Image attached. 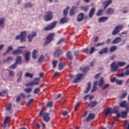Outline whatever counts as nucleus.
Returning <instances> with one entry per match:
<instances>
[{
    "instance_id": "f257e3e1",
    "label": "nucleus",
    "mask_w": 129,
    "mask_h": 129,
    "mask_svg": "<svg viewBox=\"0 0 129 129\" xmlns=\"http://www.w3.org/2000/svg\"><path fill=\"white\" fill-rule=\"evenodd\" d=\"M125 64H126L125 62L121 61H119L117 63V64H115V62L114 61L110 65L111 71L112 72H116L119 67H123Z\"/></svg>"
},
{
    "instance_id": "f03ea898",
    "label": "nucleus",
    "mask_w": 129,
    "mask_h": 129,
    "mask_svg": "<svg viewBox=\"0 0 129 129\" xmlns=\"http://www.w3.org/2000/svg\"><path fill=\"white\" fill-rule=\"evenodd\" d=\"M45 110V107H43L41 109V110L39 113L40 116H43V119L45 122H49L50 121V116L49 115V113H44V111Z\"/></svg>"
},
{
    "instance_id": "7ed1b4c3",
    "label": "nucleus",
    "mask_w": 129,
    "mask_h": 129,
    "mask_svg": "<svg viewBox=\"0 0 129 129\" xmlns=\"http://www.w3.org/2000/svg\"><path fill=\"white\" fill-rule=\"evenodd\" d=\"M43 18L45 22H49L53 19V13L51 11H47L45 13Z\"/></svg>"
},
{
    "instance_id": "20e7f679",
    "label": "nucleus",
    "mask_w": 129,
    "mask_h": 129,
    "mask_svg": "<svg viewBox=\"0 0 129 129\" xmlns=\"http://www.w3.org/2000/svg\"><path fill=\"white\" fill-rule=\"evenodd\" d=\"M26 36H27V31H23L20 35L16 37V39L20 40V39L21 42H25L26 41Z\"/></svg>"
},
{
    "instance_id": "39448f33",
    "label": "nucleus",
    "mask_w": 129,
    "mask_h": 129,
    "mask_svg": "<svg viewBox=\"0 0 129 129\" xmlns=\"http://www.w3.org/2000/svg\"><path fill=\"white\" fill-rule=\"evenodd\" d=\"M57 25V21H54L51 23L50 25L47 26L44 28V31H50V30H52Z\"/></svg>"
},
{
    "instance_id": "423d86ee",
    "label": "nucleus",
    "mask_w": 129,
    "mask_h": 129,
    "mask_svg": "<svg viewBox=\"0 0 129 129\" xmlns=\"http://www.w3.org/2000/svg\"><path fill=\"white\" fill-rule=\"evenodd\" d=\"M40 82V78H36L32 82L26 84V86H33V85H38Z\"/></svg>"
},
{
    "instance_id": "0eeeda50",
    "label": "nucleus",
    "mask_w": 129,
    "mask_h": 129,
    "mask_svg": "<svg viewBox=\"0 0 129 129\" xmlns=\"http://www.w3.org/2000/svg\"><path fill=\"white\" fill-rule=\"evenodd\" d=\"M122 29V26L121 25L117 26L115 27V29L113 31L112 35H113V36L117 35V34H118L119 32H120V31H121Z\"/></svg>"
},
{
    "instance_id": "6e6552de",
    "label": "nucleus",
    "mask_w": 129,
    "mask_h": 129,
    "mask_svg": "<svg viewBox=\"0 0 129 129\" xmlns=\"http://www.w3.org/2000/svg\"><path fill=\"white\" fill-rule=\"evenodd\" d=\"M53 38H54V34L51 33L49 34L46 38V40L44 43L45 45H46L47 44H49L52 40Z\"/></svg>"
},
{
    "instance_id": "1a4fd4ad",
    "label": "nucleus",
    "mask_w": 129,
    "mask_h": 129,
    "mask_svg": "<svg viewBox=\"0 0 129 129\" xmlns=\"http://www.w3.org/2000/svg\"><path fill=\"white\" fill-rule=\"evenodd\" d=\"M82 77H83V74H79L77 75L76 78L73 81L74 83H76L78 82L79 80H81V79H82Z\"/></svg>"
},
{
    "instance_id": "9d476101",
    "label": "nucleus",
    "mask_w": 129,
    "mask_h": 129,
    "mask_svg": "<svg viewBox=\"0 0 129 129\" xmlns=\"http://www.w3.org/2000/svg\"><path fill=\"white\" fill-rule=\"evenodd\" d=\"M11 119V117L10 116H7L5 117V121L4 122V125H3V127L4 128H6L7 127V124L9 123V120Z\"/></svg>"
},
{
    "instance_id": "9b49d317",
    "label": "nucleus",
    "mask_w": 129,
    "mask_h": 129,
    "mask_svg": "<svg viewBox=\"0 0 129 129\" xmlns=\"http://www.w3.org/2000/svg\"><path fill=\"white\" fill-rule=\"evenodd\" d=\"M126 111H124L121 112V117L122 118H125V117H126V116L127 115V113H128V107H126Z\"/></svg>"
},
{
    "instance_id": "f8f14e48",
    "label": "nucleus",
    "mask_w": 129,
    "mask_h": 129,
    "mask_svg": "<svg viewBox=\"0 0 129 129\" xmlns=\"http://www.w3.org/2000/svg\"><path fill=\"white\" fill-rule=\"evenodd\" d=\"M63 54V51L60 49L55 51L54 53V56L55 58H57L59 56V55Z\"/></svg>"
},
{
    "instance_id": "ddd939ff",
    "label": "nucleus",
    "mask_w": 129,
    "mask_h": 129,
    "mask_svg": "<svg viewBox=\"0 0 129 129\" xmlns=\"http://www.w3.org/2000/svg\"><path fill=\"white\" fill-rule=\"evenodd\" d=\"M36 36H37V32H33L32 34L29 35L28 37L29 42H32L33 38H34V37H36Z\"/></svg>"
},
{
    "instance_id": "4468645a",
    "label": "nucleus",
    "mask_w": 129,
    "mask_h": 129,
    "mask_svg": "<svg viewBox=\"0 0 129 129\" xmlns=\"http://www.w3.org/2000/svg\"><path fill=\"white\" fill-rule=\"evenodd\" d=\"M84 19V14L81 13L78 16V18H77L78 22H82Z\"/></svg>"
},
{
    "instance_id": "2eb2a0df",
    "label": "nucleus",
    "mask_w": 129,
    "mask_h": 129,
    "mask_svg": "<svg viewBox=\"0 0 129 129\" xmlns=\"http://www.w3.org/2000/svg\"><path fill=\"white\" fill-rule=\"evenodd\" d=\"M111 113H113V111H112L111 108H108L105 111V115L106 116L108 115V114H111Z\"/></svg>"
},
{
    "instance_id": "dca6fc26",
    "label": "nucleus",
    "mask_w": 129,
    "mask_h": 129,
    "mask_svg": "<svg viewBox=\"0 0 129 129\" xmlns=\"http://www.w3.org/2000/svg\"><path fill=\"white\" fill-rule=\"evenodd\" d=\"M112 3V1L111 0H109V1H107L105 2H103V4L105 5V6L104 7V10H105V9H106V8H107V7H108V6H109V5H110V4H111Z\"/></svg>"
},
{
    "instance_id": "f3484780",
    "label": "nucleus",
    "mask_w": 129,
    "mask_h": 129,
    "mask_svg": "<svg viewBox=\"0 0 129 129\" xmlns=\"http://www.w3.org/2000/svg\"><path fill=\"white\" fill-rule=\"evenodd\" d=\"M23 53V50L18 49L15 50L12 52L13 55H19V54H22Z\"/></svg>"
},
{
    "instance_id": "a211bd4d",
    "label": "nucleus",
    "mask_w": 129,
    "mask_h": 129,
    "mask_svg": "<svg viewBox=\"0 0 129 129\" xmlns=\"http://www.w3.org/2000/svg\"><path fill=\"white\" fill-rule=\"evenodd\" d=\"M120 42H121V38L120 37H118L116 38L114 40L112 41L113 44H117L119 43Z\"/></svg>"
},
{
    "instance_id": "6ab92c4d",
    "label": "nucleus",
    "mask_w": 129,
    "mask_h": 129,
    "mask_svg": "<svg viewBox=\"0 0 129 129\" xmlns=\"http://www.w3.org/2000/svg\"><path fill=\"white\" fill-rule=\"evenodd\" d=\"M16 64H22V57L19 56H17L16 57V62H15Z\"/></svg>"
},
{
    "instance_id": "aec40b11",
    "label": "nucleus",
    "mask_w": 129,
    "mask_h": 129,
    "mask_svg": "<svg viewBox=\"0 0 129 129\" xmlns=\"http://www.w3.org/2000/svg\"><path fill=\"white\" fill-rule=\"evenodd\" d=\"M108 51V48L106 47L101 50L99 51V54H100V55H102V54H105V53H107Z\"/></svg>"
},
{
    "instance_id": "412c9836",
    "label": "nucleus",
    "mask_w": 129,
    "mask_h": 129,
    "mask_svg": "<svg viewBox=\"0 0 129 129\" xmlns=\"http://www.w3.org/2000/svg\"><path fill=\"white\" fill-rule=\"evenodd\" d=\"M95 12V8H92L89 14V17L90 18H92L93 17V15H94Z\"/></svg>"
},
{
    "instance_id": "4be33fe9",
    "label": "nucleus",
    "mask_w": 129,
    "mask_h": 129,
    "mask_svg": "<svg viewBox=\"0 0 129 129\" xmlns=\"http://www.w3.org/2000/svg\"><path fill=\"white\" fill-rule=\"evenodd\" d=\"M80 70L82 71V72L86 73V72H88V71L89 70V67L88 66L85 68H81Z\"/></svg>"
},
{
    "instance_id": "5701e85b",
    "label": "nucleus",
    "mask_w": 129,
    "mask_h": 129,
    "mask_svg": "<svg viewBox=\"0 0 129 129\" xmlns=\"http://www.w3.org/2000/svg\"><path fill=\"white\" fill-rule=\"evenodd\" d=\"M5 27V18H0V28H4Z\"/></svg>"
},
{
    "instance_id": "b1692460",
    "label": "nucleus",
    "mask_w": 129,
    "mask_h": 129,
    "mask_svg": "<svg viewBox=\"0 0 129 129\" xmlns=\"http://www.w3.org/2000/svg\"><path fill=\"white\" fill-rule=\"evenodd\" d=\"M98 82V81H95L94 82V85L93 86V89L91 91V92H94V91H96V89H97V87H96V85H97V83Z\"/></svg>"
},
{
    "instance_id": "393cba45",
    "label": "nucleus",
    "mask_w": 129,
    "mask_h": 129,
    "mask_svg": "<svg viewBox=\"0 0 129 129\" xmlns=\"http://www.w3.org/2000/svg\"><path fill=\"white\" fill-rule=\"evenodd\" d=\"M93 118H94V114L91 113L86 118V120L87 121H89V120H91V119H93Z\"/></svg>"
},
{
    "instance_id": "a878e982",
    "label": "nucleus",
    "mask_w": 129,
    "mask_h": 129,
    "mask_svg": "<svg viewBox=\"0 0 129 129\" xmlns=\"http://www.w3.org/2000/svg\"><path fill=\"white\" fill-rule=\"evenodd\" d=\"M97 105V102L96 101H92L90 102L89 106L90 107H94L95 106H96Z\"/></svg>"
},
{
    "instance_id": "bb28decb",
    "label": "nucleus",
    "mask_w": 129,
    "mask_h": 129,
    "mask_svg": "<svg viewBox=\"0 0 129 129\" xmlns=\"http://www.w3.org/2000/svg\"><path fill=\"white\" fill-rule=\"evenodd\" d=\"M119 105H120V107H126V108L127 104H126V101H123L120 103Z\"/></svg>"
},
{
    "instance_id": "cd10ccee",
    "label": "nucleus",
    "mask_w": 129,
    "mask_h": 129,
    "mask_svg": "<svg viewBox=\"0 0 129 129\" xmlns=\"http://www.w3.org/2000/svg\"><path fill=\"white\" fill-rule=\"evenodd\" d=\"M12 50H13V46H9L7 50L5 53L3 54V55L4 56H6V55H7V54H8V53L10 52V51H12Z\"/></svg>"
},
{
    "instance_id": "c85d7f7f",
    "label": "nucleus",
    "mask_w": 129,
    "mask_h": 129,
    "mask_svg": "<svg viewBox=\"0 0 129 129\" xmlns=\"http://www.w3.org/2000/svg\"><path fill=\"white\" fill-rule=\"evenodd\" d=\"M127 95V92H126V91H124L122 93V95L120 96V98H121V99H123V98H125Z\"/></svg>"
},
{
    "instance_id": "c756f323",
    "label": "nucleus",
    "mask_w": 129,
    "mask_h": 129,
    "mask_svg": "<svg viewBox=\"0 0 129 129\" xmlns=\"http://www.w3.org/2000/svg\"><path fill=\"white\" fill-rule=\"evenodd\" d=\"M108 17H101L99 19V23H102L107 21Z\"/></svg>"
},
{
    "instance_id": "7c9ffc66",
    "label": "nucleus",
    "mask_w": 129,
    "mask_h": 129,
    "mask_svg": "<svg viewBox=\"0 0 129 129\" xmlns=\"http://www.w3.org/2000/svg\"><path fill=\"white\" fill-rule=\"evenodd\" d=\"M25 57L26 61L30 60V51L26 52Z\"/></svg>"
},
{
    "instance_id": "2f4dec72",
    "label": "nucleus",
    "mask_w": 129,
    "mask_h": 129,
    "mask_svg": "<svg viewBox=\"0 0 129 129\" xmlns=\"http://www.w3.org/2000/svg\"><path fill=\"white\" fill-rule=\"evenodd\" d=\"M114 11H113V9L112 8H109L107 10V14L108 15H112Z\"/></svg>"
},
{
    "instance_id": "473e14b6",
    "label": "nucleus",
    "mask_w": 129,
    "mask_h": 129,
    "mask_svg": "<svg viewBox=\"0 0 129 129\" xmlns=\"http://www.w3.org/2000/svg\"><path fill=\"white\" fill-rule=\"evenodd\" d=\"M67 56L69 59H70L71 60H72L73 58V56H72V53L70 51H68L67 53Z\"/></svg>"
},
{
    "instance_id": "72a5a7b5",
    "label": "nucleus",
    "mask_w": 129,
    "mask_h": 129,
    "mask_svg": "<svg viewBox=\"0 0 129 129\" xmlns=\"http://www.w3.org/2000/svg\"><path fill=\"white\" fill-rule=\"evenodd\" d=\"M104 82V80H103V78H101L99 81V87H102L103 86Z\"/></svg>"
},
{
    "instance_id": "f704fd0d",
    "label": "nucleus",
    "mask_w": 129,
    "mask_h": 129,
    "mask_svg": "<svg viewBox=\"0 0 129 129\" xmlns=\"http://www.w3.org/2000/svg\"><path fill=\"white\" fill-rule=\"evenodd\" d=\"M13 60H14V58H13L12 56H10L8 57L7 60L4 61V62H7V63H11V62H13Z\"/></svg>"
},
{
    "instance_id": "c9c22d12",
    "label": "nucleus",
    "mask_w": 129,
    "mask_h": 129,
    "mask_svg": "<svg viewBox=\"0 0 129 129\" xmlns=\"http://www.w3.org/2000/svg\"><path fill=\"white\" fill-rule=\"evenodd\" d=\"M38 53V50L35 49L33 51V58L34 59L37 58V53Z\"/></svg>"
},
{
    "instance_id": "e433bc0d",
    "label": "nucleus",
    "mask_w": 129,
    "mask_h": 129,
    "mask_svg": "<svg viewBox=\"0 0 129 129\" xmlns=\"http://www.w3.org/2000/svg\"><path fill=\"white\" fill-rule=\"evenodd\" d=\"M90 87H91V83L89 82L88 83V87H87V90L85 91V93H88V91H89V90H90Z\"/></svg>"
},
{
    "instance_id": "4c0bfd02",
    "label": "nucleus",
    "mask_w": 129,
    "mask_h": 129,
    "mask_svg": "<svg viewBox=\"0 0 129 129\" xmlns=\"http://www.w3.org/2000/svg\"><path fill=\"white\" fill-rule=\"evenodd\" d=\"M64 66H65V63L60 62L58 66L59 70H62L64 68Z\"/></svg>"
},
{
    "instance_id": "58836bf2",
    "label": "nucleus",
    "mask_w": 129,
    "mask_h": 129,
    "mask_svg": "<svg viewBox=\"0 0 129 129\" xmlns=\"http://www.w3.org/2000/svg\"><path fill=\"white\" fill-rule=\"evenodd\" d=\"M74 10H75V7H73L70 12V16H74V15H75Z\"/></svg>"
},
{
    "instance_id": "ea45409f",
    "label": "nucleus",
    "mask_w": 129,
    "mask_h": 129,
    "mask_svg": "<svg viewBox=\"0 0 129 129\" xmlns=\"http://www.w3.org/2000/svg\"><path fill=\"white\" fill-rule=\"evenodd\" d=\"M68 22V19L63 18L60 20L61 24H65V23H67Z\"/></svg>"
},
{
    "instance_id": "a19ab883",
    "label": "nucleus",
    "mask_w": 129,
    "mask_h": 129,
    "mask_svg": "<svg viewBox=\"0 0 129 129\" xmlns=\"http://www.w3.org/2000/svg\"><path fill=\"white\" fill-rule=\"evenodd\" d=\"M117 47L116 46H112L110 48V52H114L116 50Z\"/></svg>"
},
{
    "instance_id": "79ce46f5",
    "label": "nucleus",
    "mask_w": 129,
    "mask_h": 129,
    "mask_svg": "<svg viewBox=\"0 0 129 129\" xmlns=\"http://www.w3.org/2000/svg\"><path fill=\"white\" fill-rule=\"evenodd\" d=\"M44 58L45 57L44 56V55H41L38 59V63H42V62L44 61Z\"/></svg>"
},
{
    "instance_id": "37998d69",
    "label": "nucleus",
    "mask_w": 129,
    "mask_h": 129,
    "mask_svg": "<svg viewBox=\"0 0 129 129\" xmlns=\"http://www.w3.org/2000/svg\"><path fill=\"white\" fill-rule=\"evenodd\" d=\"M69 9H70L69 7H68L66 9H64L63 11L64 17H66L67 16V14H68V10H69Z\"/></svg>"
},
{
    "instance_id": "c03bdc74",
    "label": "nucleus",
    "mask_w": 129,
    "mask_h": 129,
    "mask_svg": "<svg viewBox=\"0 0 129 129\" xmlns=\"http://www.w3.org/2000/svg\"><path fill=\"white\" fill-rule=\"evenodd\" d=\"M25 92H26V93H30L32 91V88H27L26 89H24Z\"/></svg>"
},
{
    "instance_id": "a18cd8bd",
    "label": "nucleus",
    "mask_w": 129,
    "mask_h": 129,
    "mask_svg": "<svg viewBox=\"0 0 129 129\" xmlns=\"http://www.w3.org/2000/svg\"><path fill=\"white\" fill-rule=\"evenodd\" d=\"M102 13H103V10L102 9H100L97 13V16L98 17L99 16H101V15H102Z\"/></svg>"
},
{
    "instance_id": "49530a36",
    "label": "nucleus",
    "mask_w": 129,
    "mask_h": 129,
    "mask_svg": "<svg viewBox=\"0 0 129 129\" xmlns=\"http://www.w3.org/2000/svg\"><path fill=\"white\" fill-rule=\"evenodd\" d=\"M7 91H3L2 92L0 93V96H2L3 97H4V96H6V95H7Z\"/></svg>"
},
{
    "instance_id": "de8ad7c7",
    "label": "nucleus",
    "mask_w": 129,
    "mask_h": 129,
    "mask_svg": "<svg viewBox=\"0 0 129 129\" xmlns=\"http://www.w3.org/2000/svg\"><path fill=\"white\" fill-rule=\"evenodd\" d=\"M40 88H39V87L36 88L34 90V93L35 94H38V93H39V92H40Z\"/></svg>"
},
{
    "instance_id": "09e8293b",
    "label": "nucleus",
    "mask_w": 129,
    "mask_h": 129,
    "mask_svg": "<svg viewBox=\"0 0 129 129\" xmlns=\"http://www.w3.org/2000/svg\"><path fill=\"white\" fill-rule=\"evenodd\" d=\"M10 69H16V68H17V64L16 63H15L14 64L11 65L10 67H9Z\"/></svg>"
},
{
    "instance_id": "8fccbe9b",
    "label": "nucleus",
    "mask_w": 129,
    "mask_h": 129,
    "mask_svg": "<svg viewBox=\"0 0 129 129\" xmlns=\"http://www.w3.org/2000/svg\"><path fill=\"white\" fill-rule=\"evenodd\" d=\"M26 77H30V78H33V74H30L29 73H26L25 74Z\"/></svg>"
},
{
    "instance_id": "3c124183",
    "label": "nucleus",
    "mask_w": 129,
    "mask_h": 129,
    "mask_svg": "<svg viewBox=\"0 0 129 129\" xmlns=\"http://www.w3.org/2000/svg\"><path fill=\"white\" fill-rule=\"evenodd\" d=\"M7 110H8V111H10L11 109H12V104H9L6 108Z\"/></svg>"
},
{
    "instance_id": "603ef678",
    "label": "nucleus",
    "mask_w": 129,
    "mask_h": 129,
    "mask_svg": "<svg viewBox=\"0 0 129 129\" xmlns=\"http://www.w3.org/2000/svg\"><path fill=\"white\" fill-rule=\"evenodd\" d=\"M116 83L118 84V85H121V84H122V80H116Z\"/></svg>"
},
{
    "instance_id": "864d4df0",
    "label": "nucleus",
    "mask_w": 129,
    "mask_h": 129,
    "mask_svg": "<svg viewBox=\"0 0 129 129\" xmlns=\"http://www.w3.org/2000/svg\"><path fill=\"white\" fill-rule=\"evenodd\" d=\"M33 7V4L31 3H28L25 5V8H31Z\"/></svg>"
},
{
    "instance_id": "5fc2aeb1",
    "label": "nucleus",
    "mask_w": 129,
    "mask_h": 129,
    "mask_svg": "<svg viewBox=\"0 0 129 129\" xmlns=\"http://www.w3.org/2000/svg\"><path fill=\"white\" fill-rule=\"evenodd\" d=\"M89 9V6H86L83 8V11H84V12H87V11H88Z\"/></svg>"
},
{
    "instance_id": "6e6d98bb",
    "label": "nucleus",
    "mask_w": 129,
    "mask_h": 129,
    "mask_svg": "<svg viewBox=\"0 0 129 129\" xmlns=\"http://www.w3.org/2000/svg\"><path fill=\"white\" fill-rule=\"evenodd\" d=\"M9 75L10 76H12V77L13 76H15V72L13 71H9Z\"/></svg>"
},
{
    "instance_id": "4d7b16f0",
    "label": "nucleus",
    "mask_w": 129,
    "mask_h": 129,
    "mask_svg": "<svg viewBox=\"0 0 129 129\" xmlns=\"http://www.w3.org/2000/svg\"><path fill=\"white\" fill-rule=\"evenodd\" d=\"M47 106H49V107H52L53 106V102H48L47 104Z\"/></svg>"
},
{
    "instance_id": "13d9d810",
    "label": "nucleus",
    "mask_w": 129,
    "mask_h": 129,
    "mask_svg": "<svg viewBox=\"0 0 129 129\" xmlns=\"http://www.w3.org/2000/svg\"><path fill=\"white\" fill-rule=\"evenodd\" d=\"M33 99H30L28 102L27 103V104H26L27 106H29V105H31V104H32V102H33Z\"/></svg>"
},
{
    "instance_id": "bf43d9fd",
    "label": "nucleus",
    "mask_w": 129,
    "mask_h": 129,
    "mask_svg": "<svg viewBox=\"0 0 129 129\" xmlns=\"http://www.w3.org/2000/svg\"><path fill=\"white\" fill-rule=\"evenodd\" d=\"M117 76L118 77H123L124 76H125V75L124 73H121L120 74L117 75Z\"/></svg>"
},
{
    "instance_id": "052dcab7",
    "label": "nucleus",
    "mask_w": 129,
    "mask_h": 129,
    "mask_svg": "<svg viewBox=\"0 0 129 129\" xmlns=\"http://www.w3.org/2000/svg\"><path fill=\"white\" fill-rule=\"evenodd\" d=\"M109 86H110L109 84H107L105 85L104 87H103L102 89H106V88H108Z\"/></svg>"
},
{
    "instance_id": "680f3d73",
    "label": "nucleus",
    "mask_w": 129,
    "mask_h": 129,
    "mask_svg": "<svg viewBox=\"0 0 129 129\" xmlns=\"http://www.w3.org/2000/svg\"><path fill=\"white\" fill-rule=\"evenodd\" d=\"M83 52L85 53L86 54H88V53H89V49H88V48H85L83 50Z\"/></svg>"
},
{
    "instance_id": "e2e57ef3",
    "label": "nucleus",
    "mask_w": 129,
    "mask_h": 129,
    "mask_svg": "<svg viewBox=\"0 0 129 129\" xmlns=\"http://www.w3.org/2000/svg\"><path fill=\"white\" fill-rule=\"evenodd\" d=\"M80 103H77L76 104V106L75 107V111H76V110H77V108H78V107H79V105H80Z\"/></svg>"
},
{
    "instance_id": "0e129e2a",
    "label": "nucleus",
    "mask_w": 129,
    "mask_h": 129,
    "mask_svg": "<svg viewBox=\"0 0 129 129\" xmlns=\"http://www.w3.org/2000/svg\"><path fill=\"white\" fill-rule=\"evenodd\" d=\"M104 44H105V42L98 43L96 45V46L98 47L99 46H102V45H104Z\"/></svg>"
},
{
    "instance_id": "69168bd1",
    "label": "nucleus",
    "mask_w": 129,
    "mask_h": 129,
    "mask_svg": "<svg viewBox=\"0 0 129 129\" xmlns=\"http://www.w3.org/2000/svg\"><path fill=\"white\" fill-rule=\"evenodd\" d=\"M52 64L53 66V68H55L56 66L57 65V61L55 60V61H53Z\"/></svg>"
},
{
    "instance_id": "338daca9",
    "label": "nucleus",
    "mask_w": 129,
    "mask_h": 129,
    "mask_svg": "<svg viewBox=\"0 0 129 129\" xmlns=\"http://www.w3.org/2000/svg\"><path fill=\"white\" fill-rule=\"evenodd\" d=\"M94 51H95V48L94 47H92L91 48V50L90 52V54H92V53H93V52H94Z\"/></svg>"
},
{
    "instance_id": "774afa93",
    "label": "nucleus",
    "mask_w": 129,
    "mask_h": 129,
    "mask_svg": "<svg viewBox=\"0 0 129 129\" xmlns=\"http://www.w3.org/2000/svg\"><path fill=\"white\" fill-rule=\"evenodd\" d=\"M125 76H128L129 75V70H127L126 72L124 73Z\"/></svg>"
}]
</instances>
